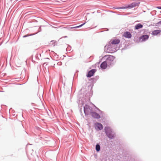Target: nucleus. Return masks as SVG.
I'll list each match as a JSON object with an SVG mask.
<instances>
[{
	"instance_id": "f257e3e1",
	"label": "nucleus",
	"mask_w": 161,
	"mask_h": 161,
	"mask_svg": "<svg viewBox=\"0 0 161 161\" xmlns=\"http://www.w3.org/2000/svg\"><path fill=\"white\" fill-rule=\"evenodd\" d=\"M104 130L108 137L112 139L114 137V133L112 131L110 128L108 127H105Z\"/></svg>"
},
{
	"instance_id": "f03ea898",
	"label": "nucleus",
	"mask_w": 161,
	"mask_h": 161,
	"mask_svg": "<svg viewBox=\"0 0 161 161\" xmlns=\"http://www.w3.org/2000/svg\"><path fill=\"white\" fill-rule=\"evenodd\" d=\"M115 57L114 56L111 55H109L108 57L106 59V62L109 65H111L112 62L114 60Z\"/></svg>"
},
{
	"instance_id": "7ed1b4c3",
	"label": "nucleus",
	"mask_w": 161,
	"mask_h": 161,
	"mask_svg": "<svg viewBox=\"0 0 161 161\" xmlns=\"http://www.w3.org/2000/svg\"><path fill=\"white\" fill-rule=\"evenodd\" d=\"M138 5V4L136 3H133L125 7H120L119 8L120 9H125L127 8H132Z\"/></svg>"
},
{
	"instance_id": "20e7f679",
	"label": "nucleus",
	"mask_w": 161,
	"mask_h": 161,
	"mask_svg": "<svg viewBox=\"0 0 161 161\" xmlns=\"http://www.w3.org/2000/svg\"><path fill=\"white\" fill-rule=\"evenodd\" d=\"M84 112L86 115L90 113L91 109L89 105H86L84 107Z\"/></svg>"
},
{
	"instance_id": "39448f33",
	"label": "nucleus",
	"mask_w": 161,
	"mask_h": 161,
	"mask_svg": "<svg viewBox=\"0 0 161 161\" xmlns=\"http://www.w3.org/2000/svg\"><path fill=\"white\" fill-rule=\"evenodd\" d=\"M95 129L97 130H100L103 129V127L102 124L98 123H96L94 124Z\"/></svg>"
},
{
	"instance_id": "423d86ee",
	"label": "nucleus",
	"mask_w": 161,
	"mask_h": 161,
	"mask_svg": "<svg viewBox=\"0 0 161 161\" xmlns=\"http://www.w3.org/2000/svg\"><path fill=\"white\" fill-rule=\"evenodd\" d=\"M120 42V40L119 39H112L110 41V43L112 44H119Z\"/></svg>"
},
{
	"instance_id": "0eeeda50",
	"label": "nucleus",
	"mask_w": 161,
	"mask_h": 161,
	"mask_svg": "<svg viewBox=\"0 0 161 161\" xmlns=\"http://www.w3.org/2000/svg\"><path fill=\"white\" fill-rule=\"evenodd\" d=\"M96 70L95 69H92L90 71L87 75V76L88 77H90L92 76L94 73L96 72Z\"/></svg>"
},
{
	"instance_id": "6e6552de",
	"label": "nucleus",
	"mask_w": 161,
	"mask_h": 161,
	"mask_svg": "<svg viewBox=\"0 0 161 161\" xmlns=\"http://www.w3.org/2000/svg\"><path fill=\"white\" fill-rule=\"evenodd\" d=\"M92 116L96 119H99L100 118V115L97 113L95 112H91Z\"/></svg>"
},
{
	"instance_id": "1a4fd4ad",
	"label": "nucleus",
	"mask_w": 161,
	"mask_h": 161,
	"mask_svg": "<svg viewBox=\"0 0 161 161\" xmlns=\"http://www.w3.org/2000/svg\"><path fill=\"white\" fill-rule=\"evenodd\" d=\"M123 36L125 38H130L132 36L130 32L126 31L124 33Z\"/></svg>"
},
{
	"instance_id": "9d476101",
	"label": "nucleus",
	"mask_w": 161,
	"mask_h": 161,
	"mask_svg": "<svg viewBox=\"0 0 161 161\" xmlns=\"http://www.w3.org/2000/svg\"><path fill=\"white\" fill-rule=\"evenodd\" d=\"M149 38V36L148 35H143L141 36L140 38V40L141 41H144L147 39Z\"/></svg>"
},
{
	"instance_id": "9b49d317",
	"label": "nucleus",
	"mask_w": 161,
	"mask_h": 161,
	"mask_svg": "<svg viewBox=\"0 0 161 161\" xmlns=\"http://www.w3.org/2000/svg\"><path fill=\"white\" fill-rule=\"evenodd\" d=\"M107 62L106 61L103 62L101 64V67L103 69H105L107 67Z\"/></svg>"
},
{
	"instance_id": "f8f14e48",
	"label": "nucleus",
	"mask_w": 161,
	"mask_h": 161,
	"mask_svg": "<svg viewBox=\"0 0 161 161\" xmlns=\"http://www.w3.org/2000/svg\"><path fill=\"white\" fill-rule=\"evenodd\" d=\"M143 27V25L139 23L136 25L135 26V29L136 30H138L141 29Z\"/></svg>"
},
{
	"instance_id": "ddd939ff",
	"label": "nucleus",
	"mask_w": 161,
	"mask_h": 161,
	"mask_svg": "<svg viewBox=\"0 0 161 161\" xmlns=\"http://www.w3.org/2000/svg\"><path fill=\"white\" fill-rule=\"evenodd\" d=\"M161 32V30H154L152 32V34L153 35H157L158 34Z\"/></svg>"
},
{
	"instance_id": "4468645a",
	"label": "nucleus",
	"mask_w": 161,
	"mask_h": 161,
	"mask_svg": "<svg viewBox=\"0 0 161 161\" xmlns=\"http://www.w3.org/2000/svg\"><path fill=\"white\" fill-rule=\"evenodd\" d=\"M100 146L98 144H97L96 146V149L97 152H98L100 150Z\"/></svg>"
},
{
	"instance_id": "2eb2a0df",
	"label": "nucleus",
	"mask_w": 161,
	"mask_h": 161,
	"mask_svg": "<svg viewBox=\"0 0 161 161\" xmlns=\"http://www.w3.org/2000/svg\"><path fill=\"white\" fill-rule=\"evenodd\" d=\"M85 24V23L79 25V26H75V27H71L70 28L71 29H72V28H79V27H80L82 26L83 25H84V24Z\"/></svg>"
},
{
	"instance_id": "dca6fc26",
	"label": "nucleus",
	"mask_w": 161,
	"mask_h": 161,
	"mask_svg": "<svg viewBox=\"0 0 161 161\" xmlns=\"http://www.w3.org/2000/svg\"><path fill=\"white\" fill-rule=\"evenodd\" d=\"M58 64L59 65H61L62 64V63L61 62H59L58 63Z\"/></svg>"
},
{
	"instance_id": "f3484780",
	"label": "nucleus",
	"mask_w": 161,
	"mask_h": 161,
	"mask_svg": "<svg viewBox=\"0 0 161 161\" xmlns=\"http://www.w3.org/2000/svg\"><path fill=\"white\" fill-rule=\"evenodd\" d=\"M159 24L161 25V21L158 22V23H157L156 25H157Z\"/></svg>"
},
{
	"instance_id": "a211bd4d",
	"label": "nucleus",
	"mask_w": 161,
	"mask_h": 161,
	"mask_svg": "<svg viewBox=\"0 0 161 161\" xmlns=\"http://www.w3.org/2000/svg\"><path fill=\"white\" fill-rule=\"evenodd\" d=\"M157 8L161 9V7H158Z\"/></svg>"
},
{
	"instance_id": "6ab92c4d",
	"label": "nucleus",
	"mask_w": 161,
	"mask_h": 161,
	"mask_svg": "<svg viewBox=\"0 0 161 161\" xmlns=\"http://www.w3.org/2000/svg\"><path fill=\"white\" fill-rule=\"evenodd\" d=\"M96 108L99 111H100V109L98 108H97V107H96Z\"/></svg>"
},
{
	"instance_id": "aec40b11",
	"label": "nucleus",
	"mask_w": 161,
	"mask_h": 161,
	"mask_svg": "<svg viewBox=\"0 0 161 161\" xmlns=\"http://www.w3.org/2000/svg\"><path fill=\"white\" fill-rule=\"evenodd\" d=\"M27 36H24V37H26Z\"/></svg>"
}]
</instances>
